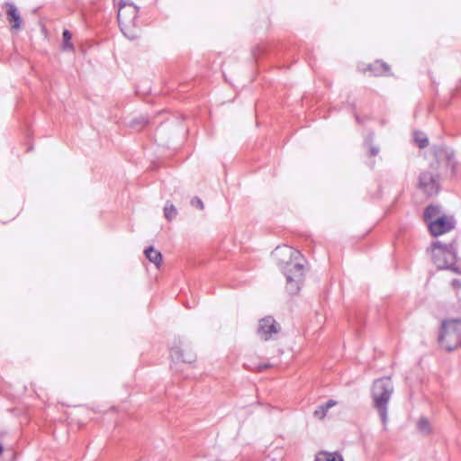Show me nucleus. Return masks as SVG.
I'll list each match as a JSON object with an SVG mask.
<instances>
[{
	"label": "nucleus",
	"instance_id": "nucleus-3",
	"mask_svg": "<svg viewBox=\"0 0 461 461\" xmlns=\"http://www.w3.org/2000/svg\"><path fill=\"white\" fill-rule=\"evenodd\" d=\"M440 346L447 351H454L461 347V320L449 319L441 322L438 335Z\"/></svg>",
	"mask_w": 461,
	"mask_h": 461
},
{
	"label": "nucleus",
	"instance_id": "nucleus-7",
	"mask_svg": "<svg viewBox=\"0 0 461 461\" xmlns=\"http://www.w3.org/2000/svg\"><path fill=\"white\" fill-rule=\"evenodd\" d=\"M418 187L427 196L437 195L440 191V176L438 173L425 170L418 177Z\"/></svg>",
	"mask_w": 461,
	"mask_h": 461
},
{
	"label": "nucleus",
	"instance_id": "nucleus-22",
	"mask_svg": "<svg viewBox=\"0 0 461 461\" xmlns=\"http://www.w3.org/2000/svg\"><path fill=\"white\" fill-rule=\"evenodd\" d=\"M417 427H418V429L422 433V434H429L430 432V426H429V420L424 418V417H421L419 420H418V423H417Z\"/></svg>",
	"mask_w": 461,
	"mask_h": 461
},
{
	"label": "nucleus",
	"instance_id": "nucleus-10",
	"mask_svg": "<svg viewBox=\"0 0 461 461\" xmlns=\"http://www.w3.org/2000/svg\"><path fill=\"white\" fill-rule=\"evenodd\" d=\"M278 331L277 323L272 316H267L259 321L258 334L265 340L271 339L272 334H276Z\"/></svg>",
	"mask_w": 461,
	"mask_h": 461
},
{
	"label": "nucleus",
	"instance_id": "nucleus-15",
	"mask_svg": "<svg viewBox=\"0 0 461 461\" xmlns=\"http://www.w3.org/2000/svg\"><path fill=\"white\" fill-rule=\"evenodd\" d=\"M368 70L375 76L385 75L389 72V65L382 60H376L368 66Z\"/></svg>",
	"mask_w": 461,
	"mask_h": 461
},
{
	"label": "nucleus",
	"instance_id": "nucleus-21",
	"mask_svg": "<svg viewBox=\"0 0 461 461\" xmlns=\"http://www.w3.org/2000/svg\"><path fill=\"white\" fill-rule=\"evenodd\" d=\"M148 123H149V118L146 117V116L141 115V116L134 118L131 122L130 125H131V127L135 128V129H141L142 127H144Z\"/></svg>",
	"mask_w": 461,
	"mask_h": 461
},
{
	"label": "nucleus",
	"instance_id": "nucleus-6",
	"mask_svg": "<svg viewBox=\"0 0 461 461\" xmlns=\"http://www.w3.org/2000/svg\"><path fill=\"white\" fill-rule=\"evenodd\" d=\"M282 272L293 268L295 264H302L298 259L302 257L300 251L284 245L276 247L271 253Z\"/></svg>",
	"mask_w": 461,
	"mask_h": 461
},
{
	"label": "nucleus",
	"instance_id": "nucleus-13",
	"mask_svg": "<svg viewBox=\"0 0 461 461\" xmlns=\"http://www.w3.org/2000/svg\"><path fill=\"white\" fill-rule=\"evenodd\" d=\"M144 254L146 258L156 266L157 268L160 267L163 259L160 251L155 249L153 246H149L145 249Z\"/></svg>",
	"mask_w": 461,
	"mask_h": 461
},
{
	"label": "nucleus",
	"instance_id": "nucleus-23",
	"mask_svg": "<svg viewBox=\"0 0 461 461\" xmlns=\"http://www.w3.org/2000/svg\"><path fill=\"white\" fill-rule=\"evenodd\" d=\"M415 142L417 143L420 149H424L429 145V140L426 136L419 137L418 135H416Z\"/></svg>",
	"mask_w": 461,
	"mask_h": 461
},
{
	"label": "nucleus",
	"instance_id": "nucleus-4",
	"mask_svg": "<svg viewBox=\"0 0 461 461\" xmlns=\"http://www.w3.org/2000/svg\"><path fill=\"white\" fill-rule=\"evenodd\" d=\"M139 7L133 3L121 0L118 6V23L122 32L131 40L136 38V35L131 32L137 26Z\"/></svg>",
	"mask_w": 461,
	"mask_h": 461
},
{
	"label": "nucleus",
	"instance_id": "nucleus-27",
	"mask_svg": "<svg viewBox=\"0 0 461 461\" xmlns=\"http://www.w3.org/2000/svg\"><path fill=\"white\" fill-rule=\"evenodd\" d=\"M2 452H3V447H2V445L0 444V455L2 454Z\"/></svg>",
	"mask_w": 461,
	"mask_h": 461
},
{
	"label": "nucleus",
	"instance_id": "nucleus-17",
	"mask_svg": "<svg viewBox=\"0 0 461 461\" xmlns=\"http://www.w3.org/2000/svg\"><path fill=\"white\" fill-rule=\"evenodd\" d=\"M314 461H344L341 454L338 452L330 453L320 451L316 454Z\"/></svg>",
	"mask_w": 461,
	"mask_h": 461
},
{
	"label": "nucleus",
	"instance_id": "nucleus-20",
	"mask_svg": "<svg viewBox=\"0 0 461 461\" xmlns=\"http://www.w3.org/2000/svg\"><path fill=\"white\" fill-rule=\"evenodd\" d=\"M177 215V210L172 203H168V202L164 206V216L168 221H171Z\"/></svg>",
	"mask_w": 461,
	"mask_h": 461
},
{
	"label": "nucleus",
	"instance_id": "nucleus-11",
	"mask_svg": "<svg viewBox=\"0 0 461 461\" xmlns=\"http://www.w3.org/2000/svg\"><path fill=\"white\" fill-rule=\"evenodd\" d=\"M7 20L13 29H19L22 24V19L16 6L13 3H6Z\"/></svg>",
	"mask_w": 461,
	"mask_h": 461
},
{
	"label": "nucleus",
	"instance_id": "nucleus-1",
	"mask_svg": "<svg viewBox=\"0 0 461 461\" xmlns=\"http://www.w3.org/2000/svg\"><path fill=\"white\" fill-rule=\"evenodd\" d=\"M432 260L439 270H450L456 274H461V265L457 256V245L456 240L448 243L435 240L431 243Z\"/></svg>",
	"mask_w": 461,
	"mask_h": 461
},
{
	"label": "nucleus",
	"instance_id": "nucleus-8",
	"mask_svg": "<svg viewBox=\"0 0 461 461\" xmlns=\"http://www.w3.org/2000/svg\"><path fill=\"white\" fill-rule=\"evenodd\" d=\"M286 279L285 289L290 294H297L304 278L303 264H295L293 268L283 272Z\"/></svg>",
	"mask_w": 461,
	"mask_h": 461
},
{
	"label": "nucleus",
	"instance_id": "nucleus-25",
	"mask_svg": "<svg viewBox=\"0 0 461 461\" xmlns=\"http://www.w3.org/2000/svg\"><path fill=\"white\" fill-rule=\"evenodd\" d=\"M451 285L454 288L459 289L461 287V281L459 279H453Z\"/></svg>",
	"mask_w": 461,
	"mask_h": 461
},
{
	"label": "nucleus",
	"instance_id": "nucleus-14",
	"mask_svg": "<svg viewBox=\"0 0 461 461\" xmlns=\"http://www.w3.org/2000/svg\"><path fill=\"white\" fill-rule=\"evenodd\" d=\"M441 207L437 204H429L424 210V221L429 224V221L441 217Z\"/></svg>",
	"mask_w": 461,
	"mask_h": 461
},
{
	"label": "nucleus",
	"instance_id": "nucleus-19",
	"mask_svg": "<svg viewBox=\"0 0 461 461\" xmlns=\"http://www.w3.org/2000/svg\"><path fill=\"white\" fill-rule=\"evenodd\" d=\"M63 37V43H62V50H73L74 45L71 42L72 34L71 32L65 29L62 32Z\"/></svg>",
	"mask_w": 461,
	"mask_h": 461
},
{
	"label": "nucleus",
	"instance_id": "nucleus-16",
	"mask_svg": "<svg viewBox=\"0 0 461 461\" xmlns=\"http://www.w3.org/2000/svg\"><path fill=\"white\" fill-rule=\"evenodd\" d=\"M337 402L329 400L325 403L319 405L313 412V416L318 420H323L327 415L328 410L335 406Z\"/></svg>",
	"mask_w": 461,
	"mask_h": 461
},
{
	"label": "nucleus",
	"instance_id": "nucleus-18",
	"mask_svg": "<svg viewBox=\"0 0 461 461\" xmlns=\"http://www.w3.org/2000/svg\"><path fill=\"white\" fill-rule=\"evenodd\" d=\"M364 145L368 149V154L370 157H375L379 154L380 149L378 146L374 144V133L370 132L364 140Z\"/></svg>",
	"mask_w": 461,
	"mask_h": 461
},
{
	"label": "nucleus",
	"instance_id": "nucleus-26",
	"mask_svg": "<svg viewBox=\"0 0 461 461\" xmlns=\"http://www.w3.org/2000/svg\"><path fill=\"white\" fill-rule=\"evenodd\" d=\"M356 116V121L359 123V124H362L364 123V119H361L358 115H355Z\"/></svg>",
	"mask_w": 461,
	"mask_h": 461
},
{
	"label": "nucleus",
	"instance_id": "nucleus-5",
	"mask_svg": "<svg viewBox=\"0 0 461 461\" xmlns=\"http://www.w3.org/2000/svg\"><path fill=\"white\" fill-rule=\"evenodd\" d=\"M431 152L435 158L438 167H442L446 171H449L450 177L456 176L457 161L453 149L445 145H433Z\"/></svg>",
	"mask_w": 461,
	"mask_h": 461
},
{
	"label": "nucleus",
	"instance_id": "nucleus-12",
	"mask_svg": "<svg viewBox=\"0 0 461 461\" xmlns=\"http://www.w3.org/2000/svg\"><path fill=\"white\" fill-rule=\"evenodd\" d=\"M170 357L176 360H182L184 363L194 362L196 357L193 352L184 354V350L180 347H175L170 349Z\"/></svg>",
	"mask_w": 461,
	"mask_h": 461
},
{
	"label": "nucleus",
	"instance_id": "nucleus-9",
	"mask_svg": "<svg viewBox=\"0 0 461 461\" xmlns=\"http://www.w3.org/2000/svg\"><path fill=\"white\" fill-rule=\"evenodd\" d=\"M456 226V220L453 216L442 215L435 220L429 221L428 228L430 234L438 237L452 230Z\"/></svg>",
	"mask_w": 461,
	"mask_h": 461
},
{
	"label": "nucleus",
	"instance_id": "nucleus-2",
	"mask_svg": "<svg viewBox=\"0 0 461 461\" xmlns=\"http://www.w3.org/2000/svg\"><path fill=\"white\" fill-rule=\"evenodd\" d=\"M393 392L394 387L390 376L380 377L373 382L371 387L373 407L376 410L380 417L384 429H386L388 405Z\"/></svg>",
	"mask_w": 461,
	"mask_h": 461
},
{
	"label": "nucleus",
	"instance_id": "nucleus-24",
	"mask_svg": "<svg viewBox=\"0 0 461 461\" xmlns=\"http://www.w3.org/2000/svg\"><path fill=\"white\" fill-rule=\"evenodd\" d=\"M191 204L200 210H203L204 207L203 202L198 196H194L192 198Z\"/></svg>",
	"mask_w": 461,
	"mask_h": 461
}]
</instances>
